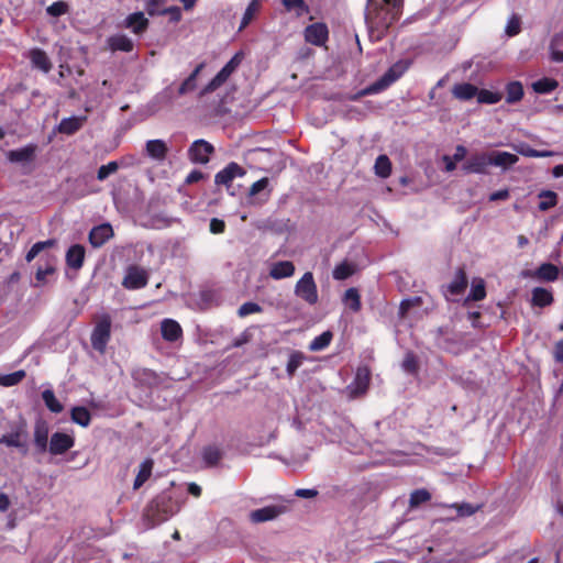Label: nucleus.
Segmentation results:
<instances>
[{"label": "nucleus", "mask_w": 563, "mask_h": 563, "mask_svg": "<svg viewBox=\"0 0 563 563\" xmlns=\"http://www.w3.org/2000/svg\"><path fill=\"white\" fill-rule=\"evenodd\" d=\"M420 303H421V298H419V297L404 299L400 302L399 313L401 314V317H404L411 307L419 306Z\"/></svg>", "instance_id": "59"}, {"label": "nucleus", "mask_w": 563, "mask_h": 563, "mask_svg": "<svg viewBox=\"0 0 563 563\" xmlns=\"http://www.w3.org/2000/svg\"><path fill=\"white\" fill-rule=\"evenodd\" d=\"M110 335H111L110 320L109 319L100 320L91 333L92 347L100 353H104L107 344L110 340Z\"/></svg>", "instance_id": "5"}, {"label": "nucleus", "mask_w": 563, "mask_h": 563, "mask_svg": "<svg viewBox=\"0 0 563 563\" xmlns=\"http://www.w3.org/2000/svg\"><path fill=\"white\" fill-rule=\"evenodd\" d=\"M70 419L74 423L86 428L90 424L91 416L87 408L78 406L71 409Z\"/></svg>", "instance_id": "32"}, {"label": "nucleus", "mask_w": 563, "mask_h": 563, "mask_svg": "<svg viewBox=\"0 0 563 563\" xmlns=\"http://www.w3.org/2000/svg\"><path fill=\"white\" fill-rule=\"evenodd\" d=\"M285 511L283 506H266L251 511L250 519L254 523L265 522L277 518Z\"/></svg>", "instance_id": "12"}, {"label": "nucleus", "mask_w": 563, "mask_h": 563, "mask_svg": "<svg viewBox=\"0 0 563 563\" xmlns=\"http://www.w3.org/2000/svg\"><path fill=\"white\" fill-rule=\"evenodd\" d=\"M112 236L113 229L111 224L102 223L91 229L89 233V242L93 247H100Z\"/></svg>", "instance_id": "13"}, {"label": "nucleus", "mask_w": 563, "mask_h": 563, "mask_svg": "<svg viewBox=\"0 0 563 563\" xmlns=\"http://www.w3.org/2000/svg\"><path fill=\"white\" fill-rule=\"evenodd\" d=\"M269 180L268 178L264 177L260 180L255 181L251 188H250V196L254 197L258 195L260 192L264 191L268 187Z\"/></svg>", "instance_id": "57"}, {"label": "nucleus", "mask_w": 563, "mask_h": 563, "mask_svg": "<svg viewBox=\"0 0 563 563\" xmlns=\"http://www.w3.org/2000/svg\"><path fill=\"white\" fill-rule=\"evenodd\" d=\"M231 75L223 68L210 80V82L203 88L202 93H209L222 86Z\"/></svg>", "instance_id": "44"}, {"label": "nucleus", "mask_w": 563, "mask_h": 563, "mask_svg": "<svg viewBox=\"0 0 563 563\" xmlns=\"http://www.w3.org/2000/svg\"><path fill=\"white\" fill-rule=\"evenodd\" d=\"M332 340V333L330 331H325L320 335L316 336L309 344V350L312 352H318L324 350Z\"/></svg>", "instance_id": "42"}, {"label": "nucleus", "mask_w": 563, "mask_h": 563, "mask_svg": "<svg viewBox=\"0 0 563 563\" xmlns=\"http://www.w3.org/2000/svg\"><path fill=\"white\" fill-rule=\"evenodd\" d=\"M294 292L308 305L318 302V288L311 272L305 273L296 283Z\"/></svg>", "instance_id": "3"}, {"label": "nucleus", "mask_w": 563, "mask_h": 563, "mask_svg": "<svg viewBox=\"0 0 563 563\" xmlns=\"http://www.w3.org/2000/svg\"><path fill=\"white\" fill-rule=\"evenodd\" d=\"M515 150L526 156V157H548L551 156V152L549 151H538L534 148H531L529 145L520 144L515 147Z\"/></svg>", "instance_id": "48"}, {"label": "nucleus", "mask_w": 563, "mask_h": 563, "mask_svg": "<svg viewBox=\"0 0 563 563\" xmlns=\"http://www.w3.org/2000/svg\"><path fill=\"white\" fill-rule=\"evenodd\" d=\"M488 166L489 153H474L465 161L462 169L466 174H487Z\"/></svg>", "instance_id": "7"}, {"label": "nucleus", "mask_w": 563, "mask_h": 563, "mask_svg": "<svg viewBox=\"0 0 563 563\" xmlns=\"http://www.w3.org/2000/svg\"><path fill=\"white\" fill-rule=\"evenodd\" d=\"M25 434L24 427L20 426L14 431L3 434L0 437V444H4L9 448H16L22 451V453L27 452V445L25 441L22 440V437Z\"/></svg>", "instance_id": "14"}, {"label": "nucleus", "mask_w": 563, "mask_h": 563, "mask_svg": "<svg viewBox=\"0 0 563 563\" xmlns=\"http://www.w3.org/2000/svg\"><path fill=\"white\" fill-rule=\"evenodd\" d=\"M420 303H421V298H419V297L404 299L400 302L399 313L401 314V317H404L411 307L419 306Z\"/></svg>", "instance_id": "60"}, {"label": "nucleus", "mask_w": 563, "mask_h": 563, "mask_svg": "<svg viewBox=\"0 0 563 563\" xmlns=\"http://www.w3.org/2000/svg\"><path fill=\"white\" fill-rule=\"evenodd\" d=\"M476 97H477V100L479 103H486V104H495V103L499 102L503 98L501 93L494 92V91L486 90V89H482V90L477 89Z\"/></svg>", "instance_id": "46"}, {"label": "nucleus", "mask_w": 563, "mask_h": 563, "mask_svg": "<svg viewBox=\"0 0 563 563\" xmlns=\"http://www.w3.org/2000/svg\"><path fill=\"white\" fill-rule=\"evenodd\" d=\"M167 503L168 500H166L165 497H159L154 501L155 507L157 509V515L155 518L156 522H163L174 515V510L168 509Z\"/></svg>", "instance_id": "36"}, {"label": "nucleus", "mask_w": 563, "mask_h": 563, "mask_svg": "<svg viewBox=\"0 0 563 563\" xmlns=\"http://www.w3.org/2000/svg\"><path fill=\"white\" fill-rule=\"evenodd\" d=\"M402 367L405 371L409 373H413L417 369V362L412 354H407L404 362Z\"/></svg>", "instance_id": "64"}, {"label": "nucleus", "mask_w": 563, "mask_h": 563, "mask_svg": "<svg viewBox=\"0 0 563 563\" xmlns=\"http://www.w3.org/2000/svg\"><path fill=\"white\" fill-rule=\"evenodd\" d=\"M75 444V439L63 432H55L49 439L47 451L52 455H60L70 450Z\"/></svg>", "instance_id": "8"}, {"label": "nucleus", "mask_w": 563, "mask_h": 563, "mask_svg": "<svg viewBox=\"0 0 563 563\" xmlns=\"http://www.w3.org/2000/svg\"><path fill=\"white\" fill-rule=\"evenodd\" d=\"M258 10V2L257 0H253L246 8L244 15L241 21L240 29L245 27L253 19L255 12Z\"/></svg>", "instance_id": "53"}, {"label": "nucleus", "mask_w": 563, "mask_h": 563, "mask_svg": "<svg viewBox=\"0 0 563 563\" xmlns=\"http://www.w3.org/2000/svg\"><path fill=\"white\" fill-rule=\"evenodd\" d=\"M486 296L484 282L481 279L477 284H473L467 300L478 301Z\"/></svg>", "instance_id": "50"}, {"label": "nucleus", "mask_w": 563, "mask_h": 563, "mask_svg": "<svg viewBox=\"0 0 563 563\" xmlns=\"http://www.w3.org/2000/svg\"><path fill=\"white\" fill-rule=\"evenodd\" d=\"M242 60V54L236 53L222 68L232 75V73L238 68Z\"/></svg>", "instance_id": "61"}, {"label": "nucleus", "mask_w": 563, "mask_h": 563, "mask_svg": "<svg viewBox=\"0 0 563 563\" xmlns=\"http://www.w3.org/2000/svg\"><path fill=\"white\" fill-rule=\"evenodd\" d=\"M29 57L33 67L38 68L44 73H48L52 69V63L43 49L33 48L29 53Z\"/></svg>", "instance_id": "24"}, {"label": "nucleus", "mask_w": 563, "mask_h": 563, "mask_svg": "<svg viewBox=\"0 0 563 563\" xmlns=\"http://www.w3.org/2000/svg\"><path fill=\"white\" fill-rule=\"evenodd\" d=\"M558 87V81L551 78H542L532 84V89L537 93H549Z\"/></svg>", "instance_id": "43"}, {"label": "nucleus", "mask_w": 563, "mask_h": 563, "mask_svg": "<svg viewBox=\"0 0 563 563\" xmlns=\"http://www.w3.org/2000/svg\"><path fill=\"white\" fill-rule=\"evenodd\" d=\"M523 276H533L538 278L539 280H545V282H554L558 279L559 276V269L555 265L551 263H544L542 264L536 272H523Z\"/></svg>", "instance_id": "20"}, {"label": "nucleus", "mask_w": 563, "mask_h": 563, "mask_svg": "<svg viewBox=\"0 0 563 563\" xmlns=\"http://www.w3.org/2000/svg\"><path fill=\"white\" fill-rule=\"evenodd\" d=\"M306 355L300 351H292L286 365V372L289 377H292L296 371L303 364Z\"/></svg>", "instance_id": "33"}, {"label": "nucleus", "mask_w": 563, "mask_h": 563, "mask_svg": "<svg viewBox=\"0 0 563 563\" xmlns=\"http://www.w3.org/2000/svg\"><path fill=\"white\" fill-rule=\"evenodd\" d=\"M431 499V494L427 489H416L410 494L409 505L411 508H416L423 503Z\"/></svg>", "instance_id": "45"}, {"label": "nucleus", "mask_w": 563, "mask_h": 563, "mask_svg": "<svg viewBox=\"0 0 563 563\" xmlns=\"http://www.w3.org/2000/svg\"><path fill=\"white\" fill-rule=\"evenodd\" d=\"M328 27L323 23H313L306 27L305 38L308 43L313 45H323L328 40Z\"/></svg>", "instance_id": "11"}, {"label": "nucleus", "mask_w": 563, "mask_h": 563, "mask_svg": "<svg viewBox=\"0 0 563 563\" xmlns=\"http://www.w3.org/2000/svg\"><path fill=\"white\" fill-rule=\"evenodd\" d=\"M283 5L288 10H298V14H301L307 10V5L303 0H282Z\"/></svg>", "instance_id": "54"}, {"label": "nucleus", "mask_w": 563, "mask_h": 563, "mask_svg": "<svg viewBox=\"0 0 563 563\" xmlns=\"http://www.w3.org/2000/svg\"><path fill=\"white\" fill-rule=\"evenodd\" d=\"M408 69V63L405 60H399L395 63L389 69L375 82L364 88L358 92V96H367L378 93L386 88H388L391 84H394L397 79H399L405 71Z\"/></svg>", "instance_id": "2"}, {"label": "nucleus", "mask_w": 563, "mask_h": 563, "mask_svg": "<svg viewBox=\"0 0 563 563\" xmlns=\"http://www.w3.org/2000/svg\"><path fill=\"white\" fill-rule=\"evenodd\" d=\"M355 272V266L353 264H350L347 262H342L339 265H336L333 269V278L336 280H344L352 276Z\"/></svg>", "instance_id": "41"}, {"label": "nucleus", "mask_w": 563, "mask_h": 563, "mask_svg": "<svg viewBox=\"0 0 563 563\" xmlns=\"http://www.w3.org/2000/svg\"><path fill=\"white\" fill-rule=\"evenodd\" d=\"M153 470V461L145 460L141 463L139 473L134 479L133 488L139 489L151 476Z\"/></svg>", "instance_id": "28"}, {"label": "nucleus", "mask_w": 563, "mask_h": 563, "mask_svg": "<svg viewBox=\"0 0 563 563\" xmlns=\"http://www.w3.org/2000/svg\"><path fill=\"white\" fill-rule=\"evenodd\" d=\"M538 197L540 199L538 208L541 211L549 210L550 208L554 207L558 202V195L552 190H542L541 192H539Z\"/></svg>", "instance_id": "34"}, {"label": "nucleus", "mask_w": 563, "mask_h": 563, "mask_svg": "<svg viewBox=\"0 0 563 563\" xmlns=\"http://www.w3.org/2000/svg\"><path fill=\"white\" fill-rule=\"evenodd\" d=\"M369 371L367 367H360L356 372L353 384L350 386L352 395L358 396L367 390L369 385Z\"/></svg>", "instance_id": "18"}, {"label": "nucleus", "mask_w": 563, "mask_h": 563, "mask_svg": "<svg viewBox=\"0 0 563 563\" xmlns=\"http://www.w3.org/2000/svg\"><path fill=\"white\" fill-rule=\"evenodd\" d=\"M318 490L314 488H298L295 492L296 497L306 499L314 498L318 496Z\"/></svg>", "instance_id": "62"}, {"label": "nucleus", "mask_w": 563, "mask_h": 563, "mask_svg": "<svg viewBox=\"0 0 563 563\" xmlns=\"http://www.w3.org/2000/svg\"><path fill=\"white\" fill-rule=\"evenodd\" d=\"M420 303H421V298H419V297L404 299L400 302L399 313L401 314V317H404L411 307L419 306Z\"/></svg>", "instance_id": "58"}, {"label": "nucleus", "mask_w": 563, "mask_h": 563, "mask_svg": "<svg viewBox=\"0 0 563 563\" xmlns=\"http://www.w3.org/2000/svg\"><path fill=\"white\" fill-rule=\"evenodd\" d=\"M467 286L466 275L463 269H457L453 280L448 286L449 291L452 295H460L464 291Z\"/></svg>", "instance_id": "30"}, {"label": "nucleus", "mask_w": 563, "mask_h": 563, "mask_svg": "<svg viewBox=\"0 0 563 563\" xmlns=\"http://www.w3.org/2000/svg\"><path fill=\"white\" fill-rule=\"evenodd\" d=\"M214 152V147L206 140H196L188 150V157L195 164L205 165L209 163L210 155Z\"/></svg>", "instance_id": "6"}, {"label": "nucleus", "mask_w": 563, "mask_h": 563, "mask_svg": "<svg viewBox=\"0 0 563 563\" xmlns=\"http://www.w3.org/2000/svg\"><path fill=\"white\" fill-rule=\"evenodd\" d=\"M36 145L29 144L24 147L9 151L7 154L8 159L11 163L25 164L31 163L34 159Z\"/></svg>", "instance_id": "15"}, {"label": "nucleus", "mask_w": 563, "mask_h": 563, "mask_svg": "<svg viewBox=\"0 0 563 563\" xmlns=\"http://www.w3.org/2000/svg\"><path fill=\"white\" fill-rule=\"evenodd\" d=\"M202 68L203 64H200L195 68V70L189 75V77L179 86V95H186L187 92L195 90L197 77Z\"/></svg>", "instance_id": "40"}, {"label": "nucleus", "mask_w": 563, "mask_h": 563, "mask_svg": "<svg viewBox=\"0 0 563 563\" xmlns=\"http://www.w3.org/2000/svg\"><path fill=\"white\" fill-rule=\"evenodd\" d=\"M262 311V307L256 303V302H252V301H247V302H244L238 310V314L239 317L241 318H244L249 314H252V313H257V312H261Z\"/></svg>", "instance_id": "51"}, {"label": "nucleus", "mask_w": 563, "mask_h": 563, "mask_svg": "<svg viewBox=\"0 0 563 563\" xmlns=\"http://www.w3.org/2000/svg\"><path fill=\"white\" fill-rule=\"evenodd\" d=\"M42 398L45 404V406L51 410L52 412L59 413L63 411L64 407L63 405L56 399L55 394L52 389H45L42 393Z\"/></svg>", "instance_id": "38"}, {"label": "nucleus", "mask_w": 563, "mask_h": 563, "mask_svg": "<svg viewBox=\"0 0 563 563\" xmlns=\"http://www.w3.org/2000/svg\"><path fill=\"white\" fill-rule=\"evenodd\" d=\"M49 426L47 421L44 419H37L34 423L33 430V442L36 448L37 453L47 452V446L49 444Z\"/></svg>", "instance_id": "9"}, {"label": "nucleus", "mask_w": 563, "mask_h": 563, "mask_svg": "<svg viewBox=\"0 0 563 563\" xmlns=\"http://www.w3.org/2000/svg\"><path fill=\"white\" fill-rule=\"evenodd\" d=\"M523 97V87L520 81H511L506 86L507 103H516Z\"/></svg>", "instance_id": "31"}, {"label": "nucleus", "mask_w": 563, "mask_h": 563, "mask_svg": "<svg viewBox=\"0 0 563 563\" xmlns=\"http://www.w3.org/2000/svg\"><path fill=\"white\" fill-rule=\"evenodd\" d=\"M146 153L156 161H163L167 154V145L163 140H150L146 142Z\"/></svg>", "instance_id": "25"}, {"label": "nucleus", "mask_w": 563, "mask_h": 563, "mask_svg": "<svg viewBox=\"0 0 563 563\" xmlns=\"http://www.w3.org/2000/svg\"><path fill=\"white\" fill-rule=\"evenodd\" d=\"M375 173L382 178H387L391 173V163L386 155H379L375 161Z\"/></svg>", "instance_id": "37"}, {"label": "nucleus", "mask_w": 563, "mask_h": 563, "mask_svg": "<svg viewBox=\"0 0 563 563\" xmlns=\"http://www.w3.org/2000/svg\"><path fill=\"white\" fill-rule=\"evenodd\" d=\"M343 302L354 312L361 309V298L356 288H349L343 297Z\"/></svg>", "instance_id": "39"}, {"label": "nucleus", "mask_w": 563, "mask_h": 563, "mask_svg": "<svg viewBox=\"0 0 563 563\" xmlns=\"http://www.w3.org/2000/svg\"><path fill=\"white\" fill-rule=\"evenodd\" d=\"M118 168L119 165L117 162H109L108 164L99 167L97 178L102 181L107 179L110 175L114 174L118 170Z\"/></svg>", "instance_id": "49"}, {"label": "nucleus", "mask_w": 563, "mask_h": 563, "mask_svg": "<svg viewBox=\"0 0 563 563\" xmlns=\"http://www.w3.org/2000/svg\"><path fill=\"white\" fill-rule=\"evenodd\" d=\"M25 377L23 369L16 371L11 374L0 375V385L10 387L19 384Z\"/></svg>", "instance_id": "47"}, {"label": "nucleus", "mask_w": 563, "mask_h": 563, "mask_svg": "<svg viewBox=\"0 0 563 563\" xmlns=\"http://www.w3.org/2000/svg\"><path fill=\"white\" fill-rule=\"evenodd\" d=\"M518 156L509 152L494 151L489 153L490 165L507 169L518 162Z\"/></svg>", "instance_id": "21"}, {"label": "nucleus", "mask_w": 563, "mask_h": 563, "mask_svg": "<svg viewBox=\"0 0 563 563\" xmlns=\"http://www.w3.org/2000/svg\"><path fill=\"white\" fill-rule=\"evenodd\" d=\"M148 283V273L141 266L131 265L126 268L122 286L126 289H141Z\"/></svg>", "instance_id": "4"}, {"label": "nucleus", "mask_w": 563, "mask_h": 563, "mask_svg": "<svg viewBox=\"0 0 563 563\" xmlns=\"http://www.w3.org/2000/svg\"><path fill=\"white\" fill-rule=\"evenodd\" d=\"M520 32V20L517 15H512L507 25H506V33L509 36L517 35Z\"/></svg>", "instance_id": "56"}, {"label": "nucleus", "mask_w": 563, "mask_h": 563, "mask_svg": "<svg viewBox=\"0 0 563 563\" xmlns=\"http://www.w3.org/2000/svg\"><path fill=\"white\" fill-rule=\"evenodd\" d=\"M553 301L552 292L545 288L537 287L532 290V303L538 307H545Z\"/></svg>", "instance_id": "29"}, {"label": "nucleus", "mask_w": 563, "mask_h": 563, "mask_svg": "<svg viewBox=\"0 0 563 563\" xmlns=\"http://www.w3.org/2000/svg\"><path fill=\"white\" fill-rule=\"evenodd\" d=\"M244 174L245 170L239 164L232 162L216 174L214 181L217 185L229 187L235 177H242Z\"/></svg>", "instance_id": "10"}, {"label": "nucleus", "mask_w": 563, "mask_h": 563, "mask_svg": "<svg viewBox=\"0 0 563 563\" xmlns=\"http://www.w3.org/2000/svg\"><path fill=\"white\" fill-rule=\"evenodd\" d=\"M202 459L208 466H214L222 459V451L214 445H209L202 451Z\"/></svg>", "instance_id": "35"}, {"label": "nucleus", "mask_w": 563, "mask_h": 563, "mask_svg": "<svg viewBox=\"0 0 563 563\" xmlns=\"http://www.w3.org/2000/svg\"><path fill=\"white\" fill-rule=\"evenodd\" d=\"M161 332L164 340L175 342L183 336L180 324L173 319H164L161 323Z\"/></svg>", "instance_id": "16"}, {"label": "nucleus", "mask_w": 563, "mask_h": 563, "mask_svg": "<svg viewBox=\"0 0 563 563\" xmlns=\"http://www.w3.org/2000/svg\"><path fill=\"white\" fill-rule=\"evenodd\" d=\"M86 121H87L86 115H79V117L74 115V117H69V118H64L59 122L57 130L59 133L71 135V134L76 133L77 131H79L84 126Z\"/></svg>", "instance_id": "17"}, {"label": "nucleus", "mask_w": 563, "mask_h": 563, "mask_svg": "<svg viewBox=\"0 0 563 563\" xmlns=\"http://www.w3.org/2000/svg\"><path fill=\"white\" fill-rule=\"evenodd\" d=\"M404 0H368L365 20L369 27L386 31L400 15Z\"/></svg>", "instance_id": "1"}, {"label": "nucleus", "mask_w": 563, "mask_h": 563, "mask_svg": "<svg viewBox=\"0 0 563 563\" xmlns=\"http://www.w3.org/2000/svg\"><path fill=\"white\" fill-rule=\"evenodd\" d=\"M55 272V268L51 264H46L45 267H38L35 274V278L38 283L44 284L46 282V277L52 275Z\"/></svg>", "instance_id": "55"}, {"label": "nucleus", "mask_w": 563, "mask_h": 563, "mask_svg": "<svg viewBox=\"0 0 563 563\" xmlns=\"http://www.w3.org/2000/svg\"><path fill=\"white\" fill-rule=\"evenodd\" d=\"M85 260V247L80 244L71 245L66 253V263L70 268L79 269Z\"/></svg>", "instance_id": "22"}, {"label": "nucleus", "mask_w": 563, "mask_h": 563, "mask_svg": "<svg viewBox=\"0 0 563 563\" xmlns=\"http://www.w3.org/2000/svg\"><path fill=\"white\" fill-rule=\"evenodd\" d=\"M109 46L112 51L131 52L133 42L124 34H117L109 38Z\"/></svg>", "instance_id": "27"}, {"label": "nucleus", "mask_w": 563, "mask_h": 563, "mask_svg": "<svg viewBox=\"0 0 563 563\" xmlns=\"http://www.w3.org/2000/svg\"><path fill=\"white\" fill-rule=\"evenodd\" d=\"M453 96L459 100H470L477 96V88L468 82L455 85L452 89Z\"/></svg>", "instance_id": "26"}, {"label": "nucleus", "mask_w": 563, "mask_h": 563, "mask_svg": "<svg viewBox=\"0 0 563 563\" xmlns=\"http://www.w3.org/2000/svg\"><path fill=\"white\" fill-rule=\"evenodd\" d=\"M295 273V265L290 261H279L271 265L269 276L273 279L279 280L283 278L291 277Z\"/></svg>", "instance_id": "19"}, {"label": "nucleus", "mask_w": 563, "mask_h": 563, "mask_svg": "<svg viewBox=\"0 0 563 563\" xmlns=\"http://www.w3.org/2000/svg\"><path fill=\"white\" fill-rule=\"evenodd\" d=\"M252 333L249 330L243 331L232 343L233 347H240L251 341Z\"/></svg>", "instance_id": "63"}, {"label": "nucleus", "mask_w": 563, "mask_h": 563, "mask_svg": "<svg viewBox=\"0 0 563 563\" xmlns=\"http://www.w3.org/2000/svg\"><path fill=\"white\" fill-rule=\"evenodd\" d=\"M124 25L131 29L135 34H141L147 29L148 20L143 12H134L126 16Z\"/></svg>", "instance_id": "23"}, {"label": "nucleus", "mask_w": 563, "mask_h": 563, "mask_svg": "<svg viewBox=\"0 0 563 563\" xmlns=\"http://www.w3.org/2000/svg\"><path fill=\"white\" fill-rule=\"evenodd\" d=\"M68 11V5L64 1H56L47 7L46 12L52 16H60Z\"/></svg>", "instance_id": "52"}]
</instances>
